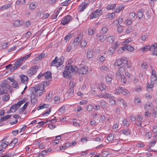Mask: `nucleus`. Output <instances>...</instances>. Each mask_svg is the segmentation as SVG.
Listing matches in <instances>:
<instances>
[{
  "label": "nucleus",
  "instance_id": "obj_34",
  "mask_svg": "<svg viewBox=\"0 0 157 157\" xmlns=\"http://www.w3.org/2000/svg\"><path fill=\"white\" fill-rule=\"evenodd\" d=\"M119 79H121V81L122 83L125 84L126 83V79L125 78V77L124 75L121 76V77L119 78H118Z\"/></svg>",
  "mask_w": 157,
  "mask_h": 157
},
{
  "label": "nucleus",
  "instance_id": "obj_6",
  "mask_svg": "<svg viewBox=\"0 0 157 157\" xmlns=\"http://www.w3.org/2000/svg\"><path fill=\"white\" fill-rule=\"evenodd\" d=\"M157 48V43L154 44L153 45H152L150 46L149 45H147L145 47L142 48L141 49L144 52H145L148 50H152L155 48Z\"/></svg>",
  "mask_w": 157,
  "mask_h": 157
},
{
  "label": "nucleus",
  "instance_id": "obj_29",
  "mask_svg": "<svg viewBox=\"0 0 157 157\" xmlns=\"http://www.w3.org/2000/svg\"><path fill=\"white\" fill-rule=\"evenodd\" d=\"M135 104H138L139 103L141 102V98L140 97L138 96H136L135 98L134 99Z\"/></svg>",
  "mask_w": 157,
  "mask_h": 157
},
{
  "label": "nucleus",
  "instance_id": "obj_15",
  "mask_svg": "<svg viewBox=\"0 0 157 157\" xmlns=\"http://www.w3.org/2000/svg\"><path fill=\"white\" fill-rule=\"evenodd\" d=\"M88 4L85 3H82L80 5L78 10L79 12H82L88 6Z\"/></svg>",
  "mask_w": 157,
  "mask_h": 157
},
{
  "label": "nucleus",
  "instance_id": "obj_7",
  "mask_svg": "<svg viewBox=\"0 0 157 157\" xmlns=\"http://www.w3.org/2000/svg\"><path fill=\"white\" fill-rule=\"evenodd\" d=\"M14 66H12L10 68V71L11 72H13L15 70L17 69L22 65V63H20L19 61L17 60L13 64Z\"/></svg>",
  "mask_w": 157,
  "mask_h": 157
},
{
  "label": "nucleus",
  "instance_id": "obj_24",
  "mask_svg": "<svg viewBox=\"0 0 157 157\" xmlns=\"http://www.w3.org/2000/svg\"><path fill=\"white\" fill-rule=\"evenodd\" d=\"M31 53H30L29 54H28L24 57H23L21 58H19L17 59L18 61H19L20 63H22V62L25 59H28L29 57H30V55H31Z\"/></svg>",
  "mask_w": 157,
  "mask_h": 157
},
{
  "label": "nucleus",
  "instance_id": "obj_20",
  "mask_svg": "<svg viewBox=\"0 0 157 157\" xmlns=\"http://www.w3.org/2000/svg\"><path fill=\"white\" fill-rule=\"evenodd\" d=\"M7 89L5 87H1L0 88V95L7 93Z\"/></svg>",
  "mask_w": 157,
  "mask_h": 157
},
{
  "label": "nucleus",
  "instance_id": "obj_57",
  "mask_svg": "<svg viewBox=\"0 0 157 157\" xmlns=\"http://www.w3.org/2000/svg\"><path fill=\"white\" fill-rule=\"evenodd\" d=\"M117 31L119 33L121 32L123 30V28L122 26L120 25H119L117 26Z\"/></svg>",
  "mask_w": 157,
  "mask_h": 157
},
{
  "label": "nucleus",
  "instance_id": "obj_30",
  "mask_svg": "<svg viewBox=\"0 0 157 157\" xmlns=\"http://www.w3.org/2000/svg\"><path fill=\"white\" fill-rule=\"evenodd\" d=\"M97 36H98L99 40L101 42H103L106 38V36L105 35H98Z\"/></svg>",
  "mask_w": 157,
  "mask_h": 157
},
{
  "label": "nucleus",
  "instance_id": "obj_37",
  "mask_svg": "<svg viewBox=\"0 0 157 157\" xmlns=\"http://www.w3.org/2000/svg\"><path fill=\"white\" fill-rule=\"evenodd\" d=\"M100 69L103 72L107 73L108 70V67L105 66H103L101 67Z\"/></svg>",
  "mask_w": 157,
  "mask_h": 157
},
{
  "label": "nucleus",
  "instance_id": "obj_52",
  "mask_svg": "<svg viewBox=\"0 0 157 157\" xmlns=\"http://www.w3.org/2000/svg\"><path fill=\"white\" fill-rule=\"evenodd\" d=\"M57 61L58 64V66H59L62 65L63 63V62L62 59L61 58H59L58 59H57Z\"/></svg>",
  "mask_w": 157,
  "mask_h": 157
},
{
  "label": "nucleus",
  "instance_id": "obj_56",
  "mask_svg": "<svg viewBox=\"0 0 157 157\" xmlns=\"http://www.w3.org/2000/svg\"><path fill=\"white\" fill-rule=\"evenodd\" d=\"M123 125L124 126H128L129 125L128 122L126 119H124L123 121Z\"/></svg>",
  "mask_w": 157,
  "mask_h": 157
},
{
  "label": "nucleus",
  "instance_id": "obj_21",
  "mask_svg": "<svg viewBox=\"0 0 157 157\" xmlns=\"http://www.w3.org/2000/svg\"><path fill=\"white\" fill-rule=\"evenodd\" d=\"M11 5V3L8 4L4 5L3 6L0 7V10H7L10 7Z\"/></svg>",
  "mask_w": 157,
  "mask_h": 157
},
{
  "label": "nucleus",
  "instance_id": "obj_2",
  "mask_svg": "<svg viewBox=\"0 0 157 157\" xmlns=\"http://www.w3.org/2000/svg\"><path fill=\"white\" fill-rule=\"evenodd\" d=\"M40 86H42V85H37L31 88L32 90L30 94L31 99L37 98V97L40 96L42 94V92H40L39 94L37 93V92L40 90Z\"/></svg>",
  "mask_w": 157,
  "mask_h": 157
},
{
  "label": "nucleus",
  "instance_id": "obj_26",
  "mask_svg": "<svg viewBox=\"0 0 157 157\" xmlns=\"http://www.w3.org/2000/svg\"><path fill=\"white\" fill-rule=\"evenodd\" d=\"M10 96L8 94H5V95H3L2 97V100L4 101H5L9 99Z\"/></svg>",
  "mask_w": 157,
  "mask_h": 157
},
{
  "label": "nucleus",
  "instance_id": "obj_62",
  "mask_svg": "<svg viewBox=\"0 0 157 157\" xmlns=\"http://www.w3.org/2000/svg\"><path fill=\"white\" fill-rule=\"evenodd\" d=\"M114 49L113 48H109V55H112L114 52Z\"/></svg>",
  "mask_w": 157,
  "mask_h": 157
},
{
  "label": "nucleus",
  "instance_id": "obj_12",
  "mask_svg": "<svg viewBox=\"0 0 157 157\" xmlns=\"http://www.w3.org/2000/svg\"><path fill=\"white\" fill-rule=\"evenodd\" d=\"M78 71L79 74H86L88 71V68L85 66H82L79 68Z\"/></svg>",
  "mask_w": 157,
  "mask_h": 157
},
{
  "label": "nucleus",
  "instance_id": "obj_32",
  "mask_svg": "<svg viewBox=\"0 0 157 157\" xmlns=\"http://www.w3.org/2000/svg\"><path fill=\"white\" fill-rule=\"evenodd\" d=\"M124 8V6H120L117 7L116 9V10L115 11V12L117 13H119L120 12L121 10H123Z\"/></svg>",
  "mask_w": 157,
  "mask_h": 157
},
{
  "label": "nucleus",
  "instance_id": "obj_22",
  "mask_svg": "<svg viewBox=\"0 0 157 157\" xmlns=\"http://www.w3.org/2000/svg\"><path fill=\"white\" fill-rule=\"evenodd\" d=\"M57 57H56L55 59H54L50 64L51 66H55L58 67V64L57 61Z\"/></svg>",
  "mask_w": 157,
  "mask_h": 157
},
{
  "label": "nucleus",
  "instance_id": "obj_48",
  "mask_svg": "<svg viewBox=\"0 0 157 157\" xmlns=\"http://www.w3.org/2000/svg\"><path fill=\"white\" fill-rule=\"evenodd\" d=\"M11 115H7L4 117H2L1 119L3 120V121H6V120L7 119H8L10 118L11 117Z\"/></svg>",
  "mask_w": 157,
  "mask_h": 157
},
{
  "label": "nucleus",
  "instance_id": "obj_35",
  "mask_svg": "<svg viewBox=\"0 0 157 157\" xmlns=\"http://www.w3.org/2000/svg\"><path fill=\"white\" fill-rule=\"evenodd\" d=\"M9 144V142L7 141H5L3 142L1 145V146L4 149H5L7 146Z\"/></svg>",
  "mask_w": 157,
  "mask_h": 157
},
{
  "label": "nucleus",
  "instance_id": "obj_4",
  "mask_svg": "<svg viewBox=\"0 0 157 157\" xmlns=\"http://www.w3.org/2000/svg\"><path fill=\"white\" fill-rule=\"evenodd\" d=\"M103 8H102L101 10L98 9L93 12L91 14L90 18H95L99 17L101 14L102 12L104 10Z\"/></svg>",
  "mask_w": 157,
  "mask_h": 157
},
{
  "label": "nucleus",
  "instance_id": "obj_13",
  "mask_svg": "<svg viewBox=\"0 0 157 157\" xmlns=\"http://www.w3.org/2000/svg\"><path fill=\"white\" fill-rule=\"evenodd\" d=\"M124 68L123 66H121L119 69L118 71H117L116 73V76L117 78H119L121 77V76H122L121 75L122 73L124 72Z\"/></svg>",
  "mask_w": 157,
  "mask_h": 157
},
{
  "label": "nucleus",
  "instance_id": "obj_55",
  "mask_svg": "<svg viewBox=\"0 0 157 157\" xmlns=\"http://www.w3.org/2000/svg\"><path fill=\"white\" fill-rule=\"evenodd\" d=\"M50 83L49 82V81L48 82H43V90L44 89V88L45 87H47L48 86L49 84Z\"/></svg>",
  "mask_w": 157,
  "mask_h": 157
},
{
  "label": "nucleus",
  "instance_id": "obj_60",
  "mask_svg": "<svg viewBox=\"0 0 157 157\" xmlns=\"http://www.w3.org/2000/svg\"><path fill=\"white\" fill-rule=\"evenodd\" d=\"M115 16V14L114 13H109V18L111 19H113Z\"/></svg>",
  "mask_w": 157,
  "mask_h": 157
},
{
  "label": "nucleus",
  "instance_id": "obj_9",
  "mask_svg": "<svg viewBox=\"0 0 157 157\" xmlns=\"http://www.w3.org/2000/svg\"><path fill=\"white\" fill-rule=\"evenodd\" d=\"M124 49H127L130 51H132L134 50V48L133 47L129 45H128L123 47L122 48H119L118 50V52H119L120 51L121 52H122L124 50Z\"/></svg>",
  "mask_w": 157,
  "mask_h": 157
},
{
  "label": "nucleus",
  "instance_id": "obj_40",
  "mask_svg": "<svg viewBox=\"0 0 157 157\" xmlns=\"http://www.w3.org/2000/svg\"><path fill=\"white\" fill-rule=\"evenodd\" d=\"M137 16L139 18H142L143 16V14L142 11H139L137 12Z\"/></svg>",
  "mask_w": 157,
  "mask_h": 157
},
{
  "label": "nucleus",
  "instance_id": "obj_18",
  "mask_svg": "<svg viewBox=\"0 0 157 157\" xmlns=\"http://www.w3.org/2000/svg\"><path fill=\"white\" fill-rule=\"evenodd\" d=\"M8 81L6 80H5L4 81H3L1 85V87H5L8 89L10 88V86L8 84Z\"/></svg>",
  "mask_w": 157,
  "mask_h": 157
},
{
  "label": "nucleus",
  "instance_id": "obj_23",
  "mask_svg": "<svg viewBox=\"0 0 157 157\" xmlns=\"http://www.w3.org/2000/svg\"><path fill=\"white\" fill-rule=\"evenodd\" d=\"M92 50L90 49L88 50L87 52V58L90 59L93 56Z\"/></svg>",
  "mask_w": 157,
  "mask_h": 157
},
{
  "label": "nucleus",
  "instance_id": "obj_36",
  "mask_svg": "<svg viewBox=\"0 0 157 157\" xmlns=\"http://www.w3.org/2000/svg\"><path fill=\"white\" fill-rule=\"evenodd\" d=\"M121 133L127 136L130 134V131L128 129L127 130H122L121 131Z\"/></svg>",
  "mask_w": 157,
  "mask_h": 157
},
{
  "label": "nucleus",
  "instance_id": "obj_3",
  "mask_svg": "<svg viewBox=\"0 0 157 157\" xmlns=\"http://www.w3.org/2000/svg\"><path fill=\"white\" fill-rule=\"evenodd\" d=\"M157 79V75H151V83L150 85L147 86V91L152 90V88L154 86V84L156 82Z\"/></svg>",
  "mask_w": 157,
  "mask_h": 157
},
{
  "label": "nucleus",
  "instance_id": "obj_59",
  "mask_svg": "<svg viewBox=\"0 0 157 157\" xmlns=\"http://www.w3.org/2000/svg\"><path fill=\"white\" fill-rule=\"evenodd\" d=\"M65 109V107L64 106H63L61 107L58 110L59 112H60L61 113H63L64 112Z\"/></svg>",
  "mask_w": 157,
  "mask_h": 157
},
{
  "label": "nucleus",
  "instance_id": "obj_42",
  "mask_svg": "<svg viewBox=\"0 0 157 157\" xmlns=\"http://www.w3.org/2000/svg\"><path fill=\"white\" fill-rule=\"evenodd\" d=\"M80 41V39H78V38H76L75 39L73 42V43L74 44L75 46H76L78 45L79 44Z\"/></svg>",
  "mask_w": 157,
  "mask_h": 157
},
{
  "label": "nucleus",
  "instance_id": "obj_27",
  "mask_svg": "<svg viewBox=\"0 0 157 157\" xmlns=\"http://www.w3.org/2000/svg\"><path fill=\"white\" fill-rule=\"evenodd\" d=\"M74 90L73 88V87H72V86H71L68 90L67 93L69 94L70 96H72L74 93Z\"/></svg>",
  "mask_w": 157,
  "mask_h": 157
},
{
  "label": "nucleus",
  "instance_id": "obj_45",
  "mask_svg": "<svg viewBox=\"0 0 157 157\" xmlns=\"http://www.w3.org/2000/svg\"><path fill=\"white\" fill-rule=\"evenodd\" d=\"M13 25L15 26H18L20 25L21 24L20 21L19 20L15 21L13 23Z\"/></svg>",
  "mask_w": 157,
  "mask_h": 157
},
{
  "label": "nucleus",
  "instance_id": "obj_19",
  "mask_svg": "<svg viewBox=\"0 0 157 157\" xmlns=\"http://www.w3.org/2000/svg\"><path fill=\"white\" fill-rule=\"evenodd\" d=\"M109 102L111 105L115 104L116 102L114 97L111 96V95L109 94Z\"/></svg>",
  "mask_w": 157,
  "mask_h": 157
},
{
  "label": "nucleus",
  "instance_id": "obj_50",
  "mask_svg": "<svg viewBox=\"0 0 157 157\" xmlns=\"http://www.w3.org/2000/svg\"><path fill=\"white\" fill-rule=\"evenodd\" d=\"M116 6L115 4H111L109 5V10H113Z\"/></svg>",
  "mask_w": 157,
  "mask_h": 157
},
{
  "label": "nucleus",
  "instance_id": "obj_63",
  "mask_svg": "<svg viewBox=\"0 0 157 157\" xmlns=\"http://www.w3.org/2000/svg\"><path fill=\"white\" fill-rule=\"evenodd\" d=\"M95 32V30L92 29L91 28L89 29L88 30V34L89 35H92Z\"/></svg>",
  "mask_w": 157,
  "mask_h": 157
},
{
  "label": "nucleus",
  "instance_id": "obj_28",
  "mask_svg": "<svg viewBox=\"0 0 157 157\" xmlns=\"http://www.w3.org/2000/svg\"><path fill=\"white\" fill-rule=\"evenodd\" d=\"M17 140L16 138H14L13 140H12L9 144L10 146H14L17 143Z\"/></svg>",
  "mask_w": 157,
  "mask_h": 157
},
{
  "label": "nucleus",
  "instance_id": "obj_58",
  "mask_svg": "<svg viewBox=\"0 0 157 157\" xmlns=\"http://www.w3.org/2000/svg\"><path fill=\"white\" fill-rule=\"evenodd\" d=\"M132 23V22L131 20L127 19L124 22V24L127 25H131Z\"/></svg>",
  "mask_w": 157,
  "mask_h": 157
},
{
  "label": "nucleus",
  "instance_id": "obj_8",
  "mask_svg": "<svg viewBox=\"0 0 157 157\" xmlns=\"http://www.w3.org/2000/svg\"><path fill=\"white\" fill-rule=\"evenodd\" d=\"M113 73L111 72V73H110L109 76V86L110 88L111 86L114 87L116 85L114 82V81H112V79L113 78Z\"/></svg>",
  "mask_w": 157,
  "mask_h": 157
},
{
  "label": "nucleus",
  "instance_id": "obj_51",
  "mask_svg": "<svg viewBox=\"0 0 157 157\" xmlns=\"http://www.w3.org/2000/svg\"><path fill=\"white\" fill-rule=\"evenodd\" d=\"M55 102L56 104L58 103L60 101V97L59 96H56L54 97Z\"/></svg>",
  "mask_w": 157,
  "mask_h": 157
},
{
  "label": "nucleus",
  "instance_id": "obj_43",
  "mask_svg": "<svg viewBox=\"0 0 157 157\" xmlns=\"http://www.w3.org/2000/svg\"><path fill=\"white\" fill-rule=\"evenodd\" d=\"M73 35V33H70L67 34L65 37L64 39L67 40L70 39L71 37H72Z\"/></svg>",
  "mask_w": 157,
  "mask_h": 157
},
{
  "label": "nucleus",
  "instance_id": "obj_53",
  "mask_svg": "<svg viewBox=\"0 0 157 157\" xmlns=\"http://www.w3.org/2000/svg\"><path fill=\"white\" fill-rule=\"evenodd\" d=\"M120 128L118 127V124H117L116 123L114 124L113 126V129L115 131H116Z\"/></svg>",
  "mask_w": 157,
  "mask_h": 157
},
{
  "label": "nucleus",
  "instance_id": "obj_17",
  "mask_svg": "<svg viewBox=\"0 0 157 157\" xmlns=\"http://www.w3.org/2000/svg\"><path fill=\"white\" fill-rule=\"evenodd\" d=\"M151 138H149V141L148 142V147H153L155 146L156 143V141L155 139L150 140Z\"/></svg>",
  "mask_w": 157,
  "mask_h": 157
},
{
  "label": "nucleus",
  "instance_id": "obj_46",
  "mask_svg": "<svg viewBox=\"0 0 157 157\" xmlns=\"http://www.w3.org/2000/svg\"><path fill=\"white\" fill-rule=\"evenodd\" d=\"M115 37L113 36H111L109 37V42L110 43H112L114 41Z\"/></svg>",
  "mask_w": 157,
  "mask_h": 157
},
{
  "label": "nucleus",
  "instance_id": "obj_14",
  "mask_svg": "<svg viewBox=\"0 0 157 157\" xmlns=\"http://www.w3.org/2000/svg\"><path fill=\"white\" fill-rule=\"evenodd\" d=\"M20 78L22 83H26L28 81V78L27 76L24 75H21Z\"/></svg>",
  "mask_w": 157,
  "mask_h": 157
},
{
  "label": "nucleus",
  "instance_id": "obj_11",
  "mask_svg": "<svg viewBox=\"0 0 157 157\" xmlns=\"http://www.w3.org/2000/svg\"><path fill=\"white\" fill-rule=\"evenodd\" d=\"M71 19V17L67 15L65 18L63 19L61 21V23L63 25H64L68 23Z\"/></svg>",
  "mask_w": 157,
  "mask_h": 157
},
{
  "label": "nucleus",
  "instance_id": "obj_41",
  "mask_svg": "<svg viewBox=\"0 0 157 157\" xmlns=\"http://www.w3.org/2000/svg\"><path fill=\"white\" fill-rule=\"evenodd\" d=\"M102 108H104L107 105V103L104 100H101L100 102Z\"/></svg>",
  "mask_w": 157,
  "mask_h": 157
},
{
  "label": "nucleus",
  "instance_id": "obj_39",
  "mask_svg": "<svg viewBox=\"0 0 157 157\" xmlns=\"http://www.w3.org/2000/svg\"><path fill=\"white\" fill-rule=\"evenodd\" d=\"M12 86L13 87L16 88L17 89L19 88L17 82L15 80L12 82Z\"/></svg>",
  "mask_w": 157,
  "mask_h": 157
},
{
  "label": "nucleus",
  "instance_id": "obj_61",
  "mask_svg": "<svg viewBox=\"0 0 157 157\" xmlns=\"http://www.w3.org/2000/svg\"><path fill=\"white\" fill-rule=\"evenodd\" d=\"M136 146L138 147H144L145 144L141 142L137 143Z\"/></svg>",
  "mask_w": 157,
  "mask_h": 157
},
{
  "label": "nucleus",
  "instance_id": "obj_10",
  "mask_svg": "<svg viewBox=\"0 0 157 157\" xmlns=\"http://www.w3.org/2000/svg\"><path fill=\"white\" fill-rule=\"evenodd\" d=\"M21 102H18L17 104L12 105L10 107V109L12 110V112H15L21 105Z\"/></svg>",
  "mask_w": 157,
  "mask_h": 157
},
{
  "label": "nucleus",
  "instance_id": "obj_33",
  "mask_svg": "<svg viewBox=\"0 0 157 157\" xmlns=\"http://www.w3.org/2000/svg\"><path fill=\"white\" fill-rule=\"evenodd\" d=\"M123 89V88L122 87H119L115 91L116 93L118 94H121Z\"/></svg>",
  "mask_w": 157,
  "mask_h": 157
},
{
  "label": "nucleus",
  "instance_id": "obj_47",
  "mask_svg": "<svg viewBox=\"0 0 157 157\" xmlns=\"http://www.w3.org/2000/svg\"><path fill=\"white\" fill-rule=\"evenodd\" d=\"M108 29L107 27H103L101 30V33H103V34L107 33Z\"/></svg>",
  "mask_w": 157,
  "mask_h": 157
},
{
  "label": "nucleus",
  "instance_id": "obj_44",
  "mask_svg": "<svg viewBox=\"0 0 157 157\" xmlns=\"http://www.w3.org/2000/svg\"><path fill=\"white\" fill-rule=\"evenodd\" d=\"M121 94L125 95L126 94H129V93L127 90L124 88H123Z\"/></svg>",
  "mask_w": 157,
  "mask_h": 157
},
{
  "label": "nucleus",
  "instance_id": "obj_49",
  "mask_svg": "<svg viewBox=\"0 0 157 157\" xmlns=\"http://www.w3.org/2000/svg\"><path fill=\"white\" fill-rule=\"evenodd\" d=\"M36 7L35 4L33 3H32L29 5V8L31 10H33L36 8Z\"/></svg>",
  "mask_w": 157,
  "mask_h": 157
},
{
  "label": "nucleus",
  "instance_id": "obj_1",
  "mask_svg": "<svg viewBox=\"0 0 157 157\" xmlns=\"http://www.w3.org/2000/svg\"><path fill=\"white\" fill-rule=\"evenodd\" d=\"M66 66L63 73V77L67 78H70L71 76V73H75L78 70V68L75 66H73L70 64Z\"/></svg>",
  "mask_w": 157,
  "mask_h": 157
},
{
  "label": "nucleus",
  "instance_id": "obj_25",
  "mask_svg": "<svg viewBox=\"0 0 157 157\" xmlns=\"http://www.w3.org/2000/svg\"><path fill=\"white\" fill-rule=\"evenodd\" d=\"M29 104L28 102H27L21 108L20 110L19 111V113L21 114L23 113L25 109L27 107Z\"/></svg>",
  "mask_w": 157,
  "mask_h": 157
},
{
  "label": "nucleus",
  "instance_id": "obj_54",
  "mask_svg": "<svg viewBox=\"0 0 157 157\" xmlns=\"http://www.w3.org/2000/svg\"><path fill=\"white\" fill-rule=\"evenodd\" d=\"M147 63L145 62L143 63L141 65V67L142 69H145L147 68Z\"/></svg>",
  "mask_w": 157,
  "mask_h": 157
},
{
  "label": "nucleus",
  "instance_id": "obj_38",
  "mask_svg": "<svg viewBox=\"0 0 157 157\" xmlns=\"http://www.w3.org/2000/svg\"><path fill=\"white\" fill-rule=\"evenodd\" d=\"M122 59L117 60L115 63V66H120L121 65H122Z\"/></svg>",
  "mask_w": 157,
  "mask_h": 157
},
{
  "label": "nucleus",
  "instance_id": "obj_16",
  "mask_svg": "<svg viewBox=\"0 0 157 157\" xmlns=\"http://www.w3.org/2000/svg\"><path fill=\"white\" fill-rule=\"evenodd\" d=\"M44 75L46 79L49 80H50L52 79V73L50 71H47L44 74Z\"/></svg>",
  "mask_w": 157,
  "mask_h": 157
},
{
  "label": "nucleus",
  "instance_id": "obj_31",
  "mask_svg": "<svg viewBox=\"0 0 157 157\" xmlns=\"http://www.w3.org/2000/svg\"><path fill=\"white\" fill-rule=\"evenodd\" d=\"M122 66H123L124 67V66H125V65L128 63V59L125 58H123L122 59Z\"/></svg>",
  "mask_w": 157,
  "mask_h": 157
},
{
  "label": "nucleus",
  "instance_id": "obj_64",
  "mask_svg": "<svg viewBox=\"0 0 157 157\" xmlns=\"http://www.w3.org/2000/svg\"><path fill=\"white\" fill-rule=\"evenodd\" d=\"M94 106L91 105H89L87 107L86 109L88 111H91L94 108Z\"/></svg>",
  "mask_w": 157,
  "mask_h": 157
},
{
  "label": "nucleus",
  "instance_id": "obj_5",
  "mask_svg": "<svg viewBox=\"0 0 157 157\" xmlns=\"http://www.w3.org/2000/svg\"><path fill=\"white\" fill-rule=\"evenodd\" d=\"M38 68V67L37 66H35L31 67L27 72V74L29 76H31L36 73Z\"/></svg>",
  "mask_w": 157,
  "mask_h": 157
}]
</instances>
